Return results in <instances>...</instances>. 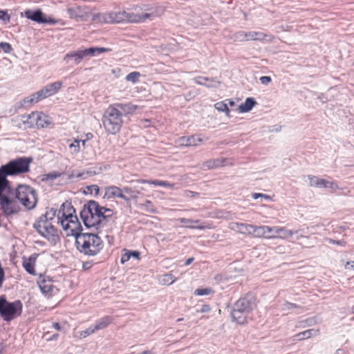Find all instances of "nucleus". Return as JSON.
Listing matches in <instances>:
<instances>
[{
  "label": "nucleus",
  "instance_id": "338daca9",
  "mask_svg": "<svg viewBox=\"0 0 354 354\" xmlns=\"http://www.w3.org/2000/svg\"><path fill=\"white\" fill-rule=\"evenodd\" d=\"M193 261H194L193 257L189 258L188 259L186 260L185 265L189 266V264H191L193 262Z\"/></svg>",
  "mask_w": 354,
  "mask_h": 354
},
{
  "label": "nucleus",
  "instance_id": "4be33fe9",
  "mask_svg": "<svg viewBox=\"0 0 354 354\" xmlns=\"http://www.w3.org/2000/svg\"><path fill=\"white\" fill-rule=\"evenodd\" d=\"M249 314V313H245L244 311H242L241 310L233 307V309L231 312V315L232 317L233 321L236 322L239 324H244L246 323L247 320V316Z\"/></svg>",
  "mask_w": 354,
  "mask_h": 354
},
{
  "label": "nucleus",
  "instance_id": "052dcab7",
  "mask_svg": "<svg viewBox=\"0 0 354 354\" xmlns=\"http://www.w3.org/2000/svg\"><path fill=\"white\" fill-rule=\"evenodd\" d=\"M212 160L214 162V165H215V168L222 166L224 162V160L220 159H215Z\"/></svg>",
  "mask_w": 354,
  "mask_h": 354
},
{
  "label": "nucleus",
  "instance_id": "8fccbe9b",
  "mask_svg": "<svg viewBox=\"0 0 354 354\" xmlns=\"http://www.w3.org/2000/svg\"><path fill=\"white\" fill-rule=\"evenodd\" d=\"M10 19V15L5 11L0 10V20L4 22H9Z\"/></svg>",
  "mask_w": 354,
  "mask_h": 354
},
{
  "label": "nucleus",
  "instance_id": "4d7b16f0",
  "mask_svg": "<svg viewBox=\"0 0 354 354\" xmlns=\"http://www.w3.org/2000/svg\"><path fill=\"white\" fill-rule=\"evenodd\" d=\"M328 240L329 243H335V244L339 245L342 246H344L346 245V242L343 240L335 241V240H333L331 239H328Z\"/></svg>",
  "mask_w": 354,
  "mask_h": 354
},
{
  "label": "nucleus",
  "instance_id": "412c9836",
  "mask_svg": "<svg viewBox=\"0 0 354 354\" xmlns=\"http://www.w3.org/2000/svg\"><path fill=\"white\" fill-rule=\"evenodd\" d=\"M104 198H106L107 199L114 198H121L126 199L123 194V191L116 186H111L106 187L105 189Z\"/></svg>",
  "mask_w": 354,
  "mask_h": 354
},
{
  "label": "nucleus",
  "instance_id": "9d476101",
  "mask_svg": "<svg viewBox=\"0 0 354 354\" xmlns=\"http://www.w3.org/2000/svg\"><path fill=\"white\" fill-rule=\"evenodd\" d=\"M62 86L61 81L55 82L53 83L47 84L43 88L40 89L35 93L30 95L24 99V104H33L39 102L48 97L52 96L57 93Z\"/></svg>",
  "mask_w": 354,
  "mask_h": 354
},
{
  "label": "nucleus",
  "instance_id": "e433bc0d",
  "mask_svg": "<svg viewBox=\"0 0 354 354\" xmlns=\"http://www.w3.org/2000/svg\"><path fill=\"white\" fill-rule=\"evenodd\" d=\"M61 175H62L61 173H59L57 171L50 172V173L46 174L43 175L41 180L42 181H48V180H54V179L61 176Z\"/></svg>",
  "mask_w": 354,
  "mask_h": 354
},
{
  "label": "nucleus",
  "instance_id": "7c9ffc66",
  "mask_svg": "<svg viewBox=\"0 0 354 354\" xmlns=\"http://www.w3.org/2000/svg\"><path fill=\"white\" fill-rule=\"evenodd\" d=\"M38 284L43 293L47 294L52 291L53 286L50 280L41 279L38 281Z\"/></svg>",
  "mask_w": 354,
  "mask_h": 354
},
{
  "label": "nucleus",
  "instance_id": "cd10ccee",
  "mask_svg": "<svg viewBox=\"0 0 354 354\" xmlns=\"http://www.w3.org/2000/svg\"><path fill=\"white\" fill-rule=\"evenodd\" d=\"M202 139L199 138H196L194 136L191 137H181L179 139V144L181 146L189 147V146H196L198 142H201Z\"/></svg>",
  "mask_w": 354,
  "mask_h": 354
},
{
  "label": "nucleus",
  "instance_id": "4468645a",
  "mask_svg": "<svg viewBox=\"0 0 354 354\" xmlns=\"http://www.w3.org/2000/svg\"><path fill=\"white\" fill-rule=\"evenodd\" d=\"M25 16L28 19L39 24H55L57 20L51 18L47 19L41 10H27L25 11Z\"/></svg>",
  "mask_w": 354,
  "mask_h": 354
},
{
  "label": "nucleus",
  "instance_id": "72a5a7b5",
  "mask_svg": "<svg viewBox=\"0 0 354 354\" xmlns=\"http://www.w3.org/2000/svg\"><path fill=\"white\" fill-rule=\"evenodd\" d=\"M36 258L35 257H33L32 256H31L30 258H29V260L28 261H24L23 263V266L24 268H25L26 271L27 272H28L29 274H35V268H34V265L32 263L31 261L32 259H35Z\"/></svg>",
  "mask_w": 354,
  "mask_h": 354
},
{
  "label": "nucleus",
  "instance_id": "2eb2a0df",
  "mask_svg": "<svg viewBox=\"0 0 354 354\" xmlns=\"http://www.w3.org/2000/svg\"><path fill=\"white\" fill-rule=\"evenodd\" d=\"M258 227L259 226L243 223H231L229 226L232 230L243 234H253L257 237Z\"/></svg>",
  "mask_w": 354,
  "mask_h": 354
},
{
  "label": "nucleus",
  "instance_id": "c9c22d12",
  "mask_svg": "<svg viewBox=\"0 0 354 354\" xmlns=\"http://www.w3.org/2000/svg\"><path fill=\"white\" fill-rule=\"evenodd\" d=\"M214 107L218 111L225 112L227 115L230 113V109L225 102H218L214 104Z\"/></svg>",
  "mask_w": 354,
  "mask_h": 354
},
{
  "label": "nucleus",
  "instance_id": "b1692460",
  "mask_svg": "<svg viewBox=\"0 0 354 354\" xmlns=\"http://www.w3.org/2000/svg\"><path fill=\"white\" fill-rule=\"evenodd\" d=\"M83 59L84 57L82 52L81 50H79L67 53L64 57V61L66 62V64H68L70 61L73 59L75 64H79Z\"/></svg>",
  "mask_w": 354,
  "mask_h": 354
},
{
  "label": "nucleus",
  "instance_id": "f3484780",
  "mask_svg": "<svg viewBox=\"0 0 354 354\" xmlns=\"http://www.w3.org/2000/svg\"><path fill=\"white\" fill-rule=\"evenodd\" d=\"M67 12L70 18L75 19L77 21L80 19L84 20L88 17V10L86 7H82L77 5H73L67 8Z\"/></svg>",
  "mask_w": 354,
  "mask_h": 354
},
{
  "label": "nucleus",
  "instance_id": "c85d7f7f",
  "mask_svg": "<svg viewBox=\"0 0 354 354\" xmlns=\"http://www.w3.org/2000/svg\"><path fill=\"white\" fill-rule=\"evenodd\" d=\"M319 333V329H308L296 335L298 340L308 339L312 336H316Z\"/></svg>",
  "mask_w": 354,
  "mask_h": 354
},
{
  "label": "nucleus",
  "instance_id": "20e7f679",
  "mask_svg": "<svg viewBox=\"0 0 354 354\" xmlns=\"http://www.w3.org/2000/svg\"><path fill=\"white\" fill-rule=\"evenodd\" d=\"M80 217L84 225L97 230L104 225V216H102L101 206L95 201H88L80 212Z\"/></svg>",
  "mask_w": 354,
  "mask_h": 354
},
{
  "label": "nucleus",
  "instance_id": "0e129e2a",
  "mask_svg": "<svg viewBox=\"0 0 354 354\" xmlns=\"http://www.w3.org/2000/svg\"><path fill=\"white\" fill-rule=\"evenodd\" d=\"M302 231L299 232L298 234H296L297 236V239L299 240L300 238L301 237H304L305 236L303 234L304 233V229H301Z\"/></svg>",
  "mask_w": 354,
  "mask_h": 354
},
{
  "label": "nucleus",
  "instance_id": "13d9d810",
  "mask_svg": "<svg viewBox=\"0 0 354 354\" xmlns=\"http://www.w3.org/2000/svg\"><path fill=\"white\" fill-rule=\"evenodd\" d=\"M198 195V193H197V192L187 191V192H186L185 196L187 198H194V197H197Z\"/></svg>",
  "mask_w": 354,
  "mask_h": 354
},
{
  "label": "nucleus",
  "instance_id": "f257e3e1",
  "mask_svg": "<svg viewBox=\"0 0 354 354\" xmlns=\"http://www.w3.org/2000/svg\"><path fill=\"white\" fill-rule=\"evenodd\" d=\"M56 215V208L47 207L46 213L34 223L36 230L53 245L59 241L58 231L55 227V223H57Z\"/></svg>",
  "mask_w": 354,
  "mask_h": 354
},
{
  "label": "nucleus",
  "instance_id": "79ce46f5",
  "mask_svg": "<svg viewBox=\"0 0 354 354\" xmlns=\"http://www.w3.org/2000/svg\"><path fill=\"white\" fill-rule=\"evenodd\" d=\"M301 324L304 327L314 326L317 324V319L315 317H309L305 320L301 321Z\"/></svg>",
  "mask_w": 354,
  "mask_h": 354
},
{
  "label": "nucleus",
  "instance_id": "a19ab883",
  "mask_svg": "<svg viewBox=\"0 0 354 354\" xmlns=\"http://www.w3.org/2000/svg\"><path fill=\"white\" fill-rule=\"evenodd\" d=\"M102 216H104V225H106L108 218L113 215V210L104 207H101Z\"/></svg>",
  "mask_w": 354,
  "mask_h": 354
},
{
  "label": "nucleus",
  "instance_id": "f03ea898",
  "mask_svg": "<svg viewBox=\"0 0 354 354\" xmlns=\"http://www.w3.org/2000/svg\"><path fill=\"white\" fill-rule=\"evenodd\" d=\"M83 228L76 230L71 235L75 237V244L77 250L87 256H95L103 248V241L101 238L93 232H83Z\"/></svg>",
  "mask_w": 354,
  "mask_h": 354
},
{
  "label": "nucleus",
  "instance_id": "c756f323",
  "mask_svg": "<svg viewBox=\"0 0 354 354\" xmlns=\"http://www.w3.org/2000/svg\"><path fill=\"white\" fill-rule=\"evenodd\" d=\"M180 223L185 224L187 227L192 228V229H199V230H204L207 228V226L205 225H191L192 223H198L200 222L199 220H192L189 218H179Z\"/></svg>",
  "mask_w": 354,
  "mask_h": 354
},
{
  "label": "nucleus",
  "instance_id": "0eeeda50",
  "mask_svg": "<svg viewBox=\"0 0 354 354\" xmlns=\"http://www.w3.org/2000/svg\"><path fill=\"white\" fill-rule=\"evenodd\" d=\"M32 161L30 157H20L9 161L0 167V171L6 177L16 176L29 171L30 165Z\"/></svg>",
  "mask_w": 354,
  "mask_h": 354
},
{
  "label": "nucleus",
  "instance_id": "a18cd8bd",
  "mask_svg": "<svg viewBox=\"0 0 354 354\" xmlns=\"http://www.w3.org/2000/svg\"><path fill=\"white\" fill-rule=\"evenodd\" d=\"M299 306L295 304H293V303H290V302H288V301H286L283 304V307H282V310L283 311H288V310H293L295 308H298Z\"/></svg>",
  "mask_w": 354,
  "mask_h": 354
},
{
  "label": "nucleus",
  "instance_id": "bf43d9fd",
  "mask_svg": "<svg viewBox=\"0 0 354 354\" xmlns=\"http://www.w3.org/2000/svg\"><path fill=\"white\" fill-rule=\"evenodd\" d=\"M345 269H351L354 270V261H347L344 266Z\"/></svg>",
  "mask_w": 354,
  "mask_h": 354
},
{
  "label": "nucleus",
  "instance_id": "a878e982",
  "mask_svg": "<svg viewBox=\"0 0 354 354\" xmlns=\"http://www.w3.org/2000/svg\"><path fill=\"white\" fill-rule=\"evenodd\" d=\"M29 118H34L36 121V125L41 128L46 127L51 123L48 117L44 114H37L36 115L32 114L29 115Z\"/></svg>",
  "mask_w": 354,
  "mask_h": 354
},
{
  "label": "nucleus",
  "instance_id": "1a4fd4ad",
  "mask_svg": "<svg viewBox=\"0 0 354 354\" xmlns=\"http://www.w3.org/2000/svg\"><path fill=\"white\" fill-rule=\"evenodd\" d=\"M302 230L293 231L284 227L261 225L258 227L257 237L285 239L291 237L293 234H298Z\"/></svg>",
  "mask_w": 354,
  "mask_h": 354
},
{
  "label": "nucleus",
  "instance_id": "f704fd0d",
  "mask_svg": "<svg viewBox=\"0 0 354 354\" xmlns=\"http://www.w3.org/2000/svg\"><path fill=\"white\" fill-rule=\"evenodd\" d=\"M143 183H147L149 184L154 185L156 186H163V187H173L172 184H170L167 181H163V180H142Z\"/></svg>",
  "mask_w": 354,
  "mask_h": 354
},
{
  "label": "nucleus",
  "instance_id": "393cba45",
  "mask_svg": "<svg viewBox=\"0 0 354 354\" xmlns=\"http://www.w3.org/2000/svg\"><path fill=\"white\" fill-rule=\"evenodd\" d=\"M83 54V57H86L88 56L93 57L97 55H100L103 53L109 52L111 50L110 48H104V47H93L89 48L84 50H81Z\"/></svg>",
  "mask_w": 354,
  "mask_h": 354
},
{
  "label": "nucleus",
  "instance_id": "6e6552de",
  "mask_svg": "<svg viewBox=\"0 0 354 354\" xmlns=\"http://www.w3.org/2000/svg\"><path fill=\"white\" fill-rule=\"evenodd\" d=\"M23 304L20 300L7 301L5 295L0 296V315L5 322H10L21 316Z\"/></svg>",
  "mask_w": 354,
  "mask_h": 354
},
{
  "label": "nucleus",
  "instance_id": "09e8293b",
  "mask_svg": "<svg viewBox=\"0 0 354 354\" xmlns=\"http://www.w3.org/2000/svg\"><path fill=\"white\" fill-rule=\"evenodd\" d=\"M142 209L147 212H155V209L153 208L150 201H146V203L142 205Z\"/></svg>",
  "mask_w": 354,
  "mask_h": 354
},
{
  "label": "nucleus",
  "instance_id": "2f4dec72",
  "mask_svg": "<svg viewBox=\"0 0 354 354\" xmlns=\"http://www.w3.org/2000/svg\"><path fill=\"white\" fill-rule=\"evenodd\" d=\"M113 319L109 316H106L98 320L94 325L95 328L97 330L103 329L108 326L112 322Z\"/></svg>",
  "mask_w": 354,
  "mask_h": 354
},
{
  "label": "nucleus",
  "instance_id": "774afa93",
  "mask_svg": "<svg viewBox=\"0 0 354 354\" xmlns=\"http://www.w3.org/2000/svg\"><path fill=\"white\" fill-rule=\"evenodd\" d=\"M335 354H344V351L342 349H337Z\"/></svg>",
  "mask_w": 354,
  "mask_h": 354
},
{
  "label": "nucleus",
  "instance_id": "864d4df0",
  "mask_svg": "<svg viewBox=\"0 0 354 354\" xmlns=\"http://www.w3.org/2000/svg\"><path fill=\"white\" fill-rule=\"evenodd\" d=\"M260 82L263 85H268L271 82V77L269 76H262L260 77Z\"/></svg>",
  "mask_w": 354,
  "mask_h": 354
},
{
  "label": "nucleus",
  "instance_id": "9b49d317",
  "mask_svg": "<svg viewBox=\"0 0 354 354\" xmlns=\"http://www.w3.org/2000/svg\"><path fill=\"white\" fill-rule=\"evenodd\" d=\"M309 186L317 189H326L330 192H334L338 189L337 184L329 178H322L317 176L308 175Z\"/></svg>",
  "mask_w": 354,
  "mask_h": 354
},
{
  "label": "nucleus",
  "instance_id": "39448f33",
  "mask_svg": "<svg viewBox=\"0 0 354 354\" xmlns=\"http://www.w3.org/2000/svg\"><path fill=\"white\" fill-rule=\"evenodd\" d=\"M153 16L151 13L140 15L122 10L102 14L100 15V19L104 23H140Z\"/></svg>",
  "mask_w": 354,
  "mask_h": 354
},
{
  "label": "nucleus",
  "instance_id": "5701e85b",
  "mask_svg": "<svg viewBox=\"0 0 354 354\" xmlns=\"http://www.w3.org/2000/svg\"><path fill=\"white\" fill-rule=\"evenodd\" d=\"M118 109H119L123 115H127L133 113L138 109V106L131 103H115L113 104Z\"/></svg>",
  "mask_w": 354,
  "mask_h": 354
},
{
  "label": "nucleus",
  "instance_id": "c03bdc74",
  "mask_svg": "<svg viewBox=\"0 0 354 354\" xmlns=\"http://www.w3.org/2000/svg\"><path fill=\"white\" fill-rule=\"evenodd\" d=\"M247 32L240 31L234 35V40L239 41H247Z\"/></svg>",
  "mask_w": 354,
  "mask_h": 354
},
{
  "label": "nucleus",
  "instance_id": "5fc2aeb1",
  "mask_svg": "<svg viewBox=\"0 0 354 354\" xmlns=\"http://www.w3.org/2000/svg\"><path fill=\"white\" fill-rule=\"evenodd\" d=\"M131 258L129 252H127L122 255L120 259L121 263L124 264V263L127 262Z\"/></svg>",
  "mask_w": 354,
  "mask_h": 354
},
{
  "label": "nucleus",
  "instance_id": "aec40b11",
  "mask_svg": "<svg viewBox=\"0 0 354 354\" xmlns=\"http://www.w3.org/2000/svg\"><path fill=\"white\" fill-rule=\"evenodd\" d=\"M195 83L199 85H203L208 88L216 87L220 84V82L216 77H206L203 76H198L194 79Z\"/></svg>",
  "mask_w": 354,
  "mask_h": 354
},
{
  "label": "nucleus",
  "instance_id": "603ef678",
  "mask_svg": "<svg viewBox=\"0 0 354 354\" xmlns=\"http://www.w3.org/2000/svg\"><path fill=\"white\" fill-rule=\"evenodd\" d=\"M210 307L209 305L207 304H204L201 306V308L200 309H197L196 310V312L197 313H208L210 311Z\"/></svg>",
  "mask_w": 354,
  "mask_h": 354
},
{
  "label": "nucleus",
  "instance_id": "bb28decb",
  "mask_svg": "<svg viewBox=\"0 0 354 354\" xmlns=\"http://www.w3.org/2000/svg\"><path fill=\"white\" fill-rule=\"evenodd\" d=\"M257 104L256 100L253 97H248L243 103L239 106L240 113H247L252 109Z\"/></svg>",
  "mask_w": 354,
  "mask_h": 354
},
{
  "label": "nucleus",
  "instance_id": "ddd939ff",
  "mask_svg": "<svg viewBox=\"0 0 354 354\" xmlns=\"http://www.w3.org/2000/svg\"><path fill=\"white\" fill-rule=\"evenodd\" d=\"M234 306L245 313H250L256 306L255 297L252 294H247L245 297L240 298Z\"/></svg>",
  "mask_w": 354,
  "mask_h": 354
},
{
  "label": "nucleus",
  "instance_id": "680f3d73",
  "mask_svg": "<svg viewBox=\"0 0 354 354\" xmlns=\"http://www.w3.org/2000/svg\"><path fill=\"white\" fill-rule=\"evenodd\" d=\"M129 254L131 257H134L136 259H138L140 255V253L138 251H131L129 252Z\"/></svg>",
  "mask_w": 354,
  "mask_h": 354
},
{
  "label": "nucleus",
  "instance_id": "69168bd1",
  "mask_svg": "<svg viewBox=\"0 0 354 354\" xmlns=\"http://www.w3.org/2000/svg\"><path fill=\"white\" fill-rule=\"evenodd\" d=\"M53 326L54 328H55L57 330H59L61 329V326H60L59 324L57 322L53 323Z\"/></svg>",
  "mask_w": 354,
  "mask_h": 354
},
{
  "label": "nucleus",
  "instance_id": "e2e57ef3",
  "mask_svg": "<svg viewBox=\"0 0 354 354\" xmlns=\"http://www.w3.org/2000/svg\"><path fill=\"white\" fill-rule=\"evenodd\" d=\"M82 267L84 270H88L91 267V263L90 262H84Z\"/></svg>",
  "mask_w": 354,
  "mask_h": 354
},
{
  "label": "nucleus",
  "instance_id": "4c0bfd02",
  "mask_svg": "<svg viewBox=\"0 0 354 354\" xmlns=\"http://www.w3.org/2000/svg\"><path fill=\"white\" fill-rule=\"evenodd\" d=\"M214 291L212 288H197L194 290V295L198 296L207 295L212 293Z\"/></svg>",
  "mask_w": 354,
  "mask_h": 354
},
{
  "label": "nucleus",
  "instance_id": "49530a36",
  "mask_svg": "<svg viewBox=\"0 0 354 354\" xmlns=\"http://www.w3.org/2000/svg\"><path fill=\"white\" fill-rule=\"evenodd\" d=\"M95 332H96L95 326H92L86 329L85 330L82 331L80 335L83 337H86L87 336L94 333Z\"/></svg>",
  "mask_w": 354,
  "mask_h": 354
},
{
  "label": "nucleus",
  "instance_id": "37998d69",
  "mask_svg": "<svg viewBox=\"0 0 354 354\" xmlns=\"http://www.w3.org/2000/svg\"><path fill=\"white\" fill-rule=\"evenodd\" d=\"M87 191H84V193L87 194L88 192H90L91 194H93L94 192L93 196L96 197L98 195L99 193V187L96 185H91L86 187Z\"/></svg>",
  "mask_w": 354,
  "mask_h": 354
},
{
  "label": "nucleus",
  "instance_id": "473e14b6",
  "mask_svg": "<svg viewBox=\"0 0 354 354\" xmlns=\"http://www.w3.org/2000/svg\"><path fill=\"white\" fill-rule=\"evenodd\" d=\"M176 278L171 273H167L160 277L159 281L162 285L169 286L172 284Z\"/></svg>",
  "mask_w": 354,
  "mask_h": 354
},
{
  "label": "nucleus",
  "instance_id": "6e6d98bb",
  "mask_svg": "<svg viewBox=\"0 0 354 354\" xmlns=\"http://www.w3.org/2000/svg\"><path fill=\"white\" fill-rule=\"evenodd\" d=\"M203 166L207 167V169H214L215 168V165H214V162L212 160H207L203 163Z\"/></svg>",
  "mask_w": 354,
  "mask_h": 354
},
{
  "label": "nucleus",
  "instance_id": "ea45409f",
  "mask_svg": "<svg viewBox=\"0 0 354 354\" xmlns=\"http://www.w3.org/2000/svg\"><path fill=\"white\" fill-rule=\"evenodd\" d=\"M19 202L27 209H32L36 206L37 201H19Z\"/></svg>",
  "mask_w": 354,
  "mask_h": 354
},
{
  "label": "nucleus",
  "instance_id": "3c124183",
  "mask_svg": "<svg viewBox=\"0 0 354 354\" xmlns=\"http://www.w3.org/2000/svg\"><path fill=\"white\" fill-rule=\"evenodd\" d=\"M252 197L254 199H257L258 198H263L264 199H271L270 196L263 194H259V193H252Z\"/></svg>",
  "mask_w": 354,
  "mask_h": 354
},
{
  "label": "nucleus",
  "instance_id": "58836bf2",
  "mask_svg": "<svg viewBox=\"0 0 354 354\" xmlns=\"http://www.w3.org/2000/svg\"><path fill=\"white\" fill-rule=\"evenodd\" d=\"M140 76V74L139 72H131L127 75L126 80L133 83H136L138 81Z\"/></svg>",
  "mask_w": 354,
  "mask_h": 354
},
{
  "label": "nucleus",
  "instance_id": "dca6fc26",
  "mask_svg": "<svg viewBox=\"0 0 354 354\" xmlns=\"http://www.w3.org/2000/svg\"><path fill=\"white\" fill-rule=\"evenodd\" d=\"M13 189L10 186L7 177L0 171V199H12Z\"/></svg>",
  "mask_w": 354,
  "mask_h": 354
},
{
  "label": "nucleus",
  "instance_id": "7ed1b4c3",
  "mask_svg": "<svg viewBox=\"0 0 354 354\" xmlns=\"http://www.w3.org/2000/svg\"><path fill=\"white\" fill-rule=\"evenodd\" d=\"M56 217L57 224L62 227L67 236H70L82 227L75 214V209L68 201L63 203L59 209H57Z\"/></svg>",
  "mask_w": 354,
  "mask_h": 354
},
{
  "label": "nucleus",
  "instance_id": "f8f14e48",
  "mask_svg": "<svg viewBox=\"0 0 354 354\" xmlns=\"http://www.w3.org/2000/svg\"><path fill=\"white\" fill-rule=\"evenodd\" d=\"M15 199H37L36 190L30 185L20 184L17 189L13 190V196Z\"/></svg>",
  "mask_w": 354,
  "mask_h": 354
},
{
  "label": "nucleus",
  "instance_id": "6ab92c4d",
  "mask_svg": "<svg viewBox=\"0 0 354 354\" xmlns=\"http://www.w3.org/2000/svg\"><path fill=\"white\" fill-rule=\"evenodd\" d=\"M247 41H272L274 36L268 35L262 32L250 31L247 32Z\"/></svg>",
  "mask_w": 354,
  "mask_h": 354
},
{
  "label": "nucleus",
  "instance_id": "423d86ee",
  "mask_svg": "<svg viewBox=\"0 0 354 354\" xmlns=\"http://www.w3.org/2000/svg\"><path fill=\"white\" fill-rule=\"evenodd\" d=\"M102 122L106 132L115 134L122 126V113L114 104H111L104 113Z\"/></svg>",
  "mask_w": 354,
  "mask_h": 354
},
{
  "label": "nucleus",
  "instance_id": "a211bd4d",
  "mask_svg": "<svg viewBox=\"0 0 354 354\" xmlns=\"http://www.w3.org/2000/svg\"><path fill=\"white\" fill-rule=\"evenodd\" d=\"M19 201H0L1 207L6 216L18 213L20 209Z\"/></svg>",
  "mask_w": 354,
  "mask_h": 354
},
{
  "label": "nucleus",
  "instance_id": "de8ad7c7",
  "mask_svg": "<svg viewBox=\"0 0 354 354\" xmlns=\"http://www.w3.org/2000/svg\"><path fill=\"white\" fill-rule=\"evenodd\" d=\"M0 48L6 53H9L12 50L11 45L8 42H1Z\"/></svg>",
  "mask_w": 354,
  "mask_h": 354
}]
</instances>
